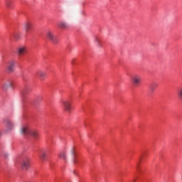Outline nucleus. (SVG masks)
<instances>
[{"mask_svg":"<svg viewBox=\"0 0 182 182\" xmlns=\"http://www.w3.org/2000/svg\"><path fill=\"white\" fill-rule=\"evenodd\" d=\"M20 132L23 136H31L33 139H38L39 133L35 129H29V127L23 126L20 129Z\"/></svg>","mask_w":182,"mask_h":182,"instance_id":"f257e3e1","label":"nucleus"},{"mask_svg":"<svg viewBox=\"0 0 182 182\" xmlns=\"http://www.w3.org/2000/svg\"><path fill=\"white\" fill-rule=\"evenodd\" d=\"M12 86H14V80L12 79L6 80L1 84V87L4 90H6L9 87H12Z\"/></svg>","mask_w":182,"mask_h":182,"instance_id":"f03ea898","label":"nucleus"},{"mask_svg":"<svg viewBox=\"0 0 182 182\" xmlns=\"http://www.w3.org/2000/svg\"><path fill=\"white\" fill-rule=\"evenodd\" d=\"M132 82L134 86H139L141 83V76L134 75L132 77Z\"/></svg>","mask_w":182,"mask_h":182,"instance_id":"7ed1b4c3","label":"nucleus"},{"mask_svg":"<svg viewBox=\"0 0 182 182\" xmlns=\"http://www.w3.org/2000/svg\"><path fill=\"white\" fill-rule=\"evenodd\" d=\"M28 49L26 48V46H20L16 48V53L18 56H23L24 55H26Z\"/></svg>","mask_w":182,"mask_h":182,"instance_id":"20e7f679","label":"nucleus"},{"mask_svg":"<svg viewBox=\"0 0 182 182\" xmlns=\"http://www.w3.org/2000/svg\"><path fill=\"white\" fill-rule=\"evenodd\" d=\"M4 123L6 124V133H9V132H12L14 130V122L9 119H6L4 121Z\"/></svg>","mask_w":182,"mask_h":182,"instance_id":"39448f33","label":"nucleus"},{"mask_svg":"<svg viewBox=\"0 0 182 182\" xmlns=\"http://www.w3.org/2000/svg\"><path fill=\"white\" fill-rule=\"evenodd\" d=\"M94 43L98 47L99 49H102L103 48V42L102 41V38L99 36H95L94 37Z\"/></svg>","mask_w":182,"mask_h":182,"instance_id":"423d86ee","label":"nucleus"},{"mask_svg":"<svg viewBox=\"0 0 182 182\" xmlns=\"http://www.w3.org/2000/svg\"><path fill=\"white\" fill-rule=\"evenodd\" d=\"M63 106L65 112H68V113H70V112H72V104H70V102L63 101Z\"/></svg>","mask_w":182,"mask_h":182,"instance_id":"0eeeda50","label":"nucleus"},{"mask_svg":"<svg viewBox=\"0 0 182 182\" xmlns=\"http://www.w3.org/2000/svg\"><path fill=\"white\" fill-rule=\"evenodd\" d=\"M30 166H31V161L29 160V159L28 158L24 159L21 163L22 168H23V170H28Z\"/></svg>","mask_w":182,"mask_h":182,"instance_id":"6e6552de","label":"nucleus"},{"mask_svg":"<svg viewBox=\"0 0 182 182\" xmlns=\"http://www.w3.org/2000/svg\"><path fill=\"white\" fill-rule=\"evenodd\" d=\"M36 76L37 77H39L41 80H45L46 77V72L42 70H38L36 73Z\"/></svg>","mask_w":182,"mask_h":182,"instance_id":"1a4fd4ad","label":"nucleus"},{"mask_svg":"<svg viewBox=\"0 0 182 182\" xmlns=\"http://www.w3.org/2000/svg\"><path fill=\"white\" fill-rule=\"evenodd\" d=\"M15 65H16V60L9 61L7 64V70H9V72H14L15 69Z\"/></svg>","mask_w":182,"mask_h":182,"instance_id":"9d476101","label":"nucleus"},{"mask_svg":"<svg viewBox=\"0 0 182 182\" xmlns=\"http://www.w3.org/2000/svg\"><path fill=\"white\" fill-rule=\"evenodd\" d=\"M33 28V24H32V23L26 22L24 23V29L26 32L27 33L31 32Z\"/></svg>","mask_w":182,"mask_h":182,"instance_id":"9b49d317","label":"nucleus"},{"mask_svg":"<svg viewBox=\"0 0 182 182\" xmlns=\"http://www.w3.org/2000/svg\"><path fill=\"white\" fill-rule=\"evenodd\" d=\"M46 36L48 39H49V41H52V42H55V39L56 38V37L55 36V35H53V32L48 31L46 33Z\"/></svg>","mask_w":182,"mask_h":182,"instance_id":"f8f14e48","label":"nucleus"},{"mask_svg":"<svg viewBox=\"0 0 182 182\" xmlns=\"http://www.w3.org/2000/svg\"><path fill=\"white\" fill-rule=\"evenodd\" d=\"M38 157H40L41 160H46V151L43 149L40 150L38 152Z\"/></svg>","mask_w":182,"mask_h":182,"instance_id":"ddd939ff","label":"nucleus"},{"mask_svg":"<svg viewBox=\"0 0 182 182\" xmlns=\"http://www.w3.org/2000/svg\"><path fill=\"white\" fill-rule=\"evenodd\" d=\"M58 28H60V29H68V28H69V24L65 22H60L58 23Z\"/></svg>","mask_w":182,"mask_h":182,"instance_id":"4468645a","label":"nucleus"},{"mask_svg":"<svg viewBox=\"0 0 182 182\" xmlns=\"http://www.w3.org/2000/svg\"><path fill=\"white\" fill-rule=\"evenodd\" d=\"M59 157L60 159H62L65 162L68 161V156H66L65 152H60L59 154Z\"/></svg>","mask_w":182,"mask_h":182,"instance_id":"2eb2a0df","label":"nucleus"},{"mask_svg":"<svg viewBox=\"0 0 182 182\" xmlns=\"http://www.w3.org/2000/svg\"><path fill=\"white\" fill-rule=\"evenodd\" d=\"M71 154H72V156H73V163H74V164H76V157L75 156V148L74 147H73L71 149Z\"/></svg>","mask_w":182,"mask_h":182,"instance_id":"dca6fc26","label":"nucleus"},{"mask_svg":"<svg viewBox=\"0 0 182 182\" xmlns=\"http://www.w3.org/2000/svg\"><path fill=\"white\" fill-rule=\"evenodd\" d=\"M177 95H178V97L181 100H182V87H180V88L178 90Z\"/></svg>","mask_w":182,"mask_h":182,"instance_id":"f3484780","label":"nucleus"},{"mask_svg":"<svg viewBox=\"0 0 182 182\" xmlns=\"http://www.w3.org/2000/svg\"><path fill=\"white\" fill-rule=\"evenodd\" d=\"M3 156L6 158L8 159L9 157V154L6 152L3 153Z\"/></svg>","mask_w":182,"mask_h":182,"instance_id":"a211bd4d","label":"nucleus"},{"mask_svg":"<svg viewBox=\"0 0 182 182\" xmlns=\"http://www.w3.org/2000/svg\"><path fill=\"white\" fill-rule=\"evenodd\" d=\"M18 34H16V33H14V35H13V38H14L15 39H18Z\"/></svg>","mask_w":182,"mask_h":182,"instance_id":"6ab92c4d","label":"nucleus"},{"mask_svg":"<svg viewBox=\"0 0 182 182\" xmlns=\"http://www.w3.org/2000/svg\"><path fill=\"white\" fill-rule=\"evenodd\" d=\"M150 90L151 92H154V87L151 86Z\"/></svg>","mask_w":182,"mask_h":182,"instance_id":"aec40b11","label":"nucleus"},{"mask_svg":"<svg viewBox=\"0 0 182 182\" xmlns=\"http://www.w3.org/2000/svg\"><path fill=\"white\" fill-rule=\"evenodd\" d=\"M1 136H2V133H1V131H0V137H1Z\"/></svg>","mask_w":182,"mask_h":182,"instance_id":"412c9836","label":"nucleus"}]
</instances>
